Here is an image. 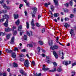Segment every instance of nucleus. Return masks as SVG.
Returning a JSON list of instances; mask_svg holds the SVG:
<instances>
[{"instance_id": "31", "label": "nucleus", "mask_w": 76, "mask_h": 76, "mask_svg": "<svg viewBox=\"0 0 76 76\" xmlns=\"http://www.w3.org/2000/svg\"><path fill=\"white\" fill-rule=\"evenodd\" d=\"M26 27L27 29H29V23L28 22H26Z\"/></svg>"}, {"instance_id": "25", "label": "nucleus", "mask_w": 76, "mask_h": 76, "mask_svg": "<svg viewBox=\"0 0 76 76\" xmlns=\"http://www.w3.org/2000/svg\"><path fill=\"white\" fill-rule=\"evenodd\" d=\"M5 34V33H4L2 32H0V36H1L2 37L3 36H4Z\"/></svg>"}, {"instance_id": "46", "label": "nucleus", "mask_w": 76, "mask_h": 76, "mask_svg": "<svg viewBox=\"0 0 76 76\" xmlns=\"http://www.w3.org/2000/svg\"><path fill=\"white\" fill-rule=\"evenodd\" d=\"M69 4L70 6H72V5H73V2H72V1H70Z\"/></svg>"}, {"instance_id": "45", "label": "nucleus", "mask_w": 76, "mask_h": 76, "mask_svg": "<svg viewBox=\"0 0 76 76\" xmlns=\"http://www.w3.org/2000/svg\"><path fill=\"white\" fill-rule=\"evenodd\" d=\"M74 17V15H73V14H71L70 15V18H73Z\"/></svg>"}, {"instance_id": "30", "label": "nucleus", "mask_w": 76, "mask_h": 76, "mask_svg": "<svg viewBox=\"0 0 76 76\" xmlns=\"http://www.w3.org/2000/svg\"><path fill=\"white\" fill-rule=\"evenodd\" d=\"M27 46L28 47H33V45L32 44H28L27 45Z\"/></svg>"}, {"instance_id": "3", "label": "nucleus", "mask_w": 76, "mask_h": 76, "mask_svg": "<svg viewBox=\"0 0 76 76\" xmlns=\"http://www.w3.org/2000/svg\"><path fill=\"white\" fill-rule=\"evenodd\" d=\"M29 62L28 60H26L24 63V66L26 67H29Z\"/></svg>"}, {"instance_id": "53", "label": "nucleus", "mask_w": 76, "mask_h": 76, "mask_svg": "<svg viewBox=\"0 0 76 76\" xmlns=\"http://www.w3.org/2000/svg\"><path fill=\"white\" fill-rule=\"evenodd\" d=\"M46 60H50V57L49 56H46Z\"/></svg>"}, {"instance_id": "63", "label": "nucleus", "mask_w": 76, "mask_h": 76, "mask_svg": "<svg viewBox=\"0 0 76 76\" xmlns=\"http://www.w3.org/2000/svg\"><path fill=\"white\" fill-rule=\"evenodd\" d=\"M6 2L8 4H9V3L10 2V1H9L8 0Z\"/></svg>"}, {"instance_id": "40", "label": "nucleus", "mask_w": 76, "mask_h": 76, "mask_svg": "<svg viewBox=\"0 0 76 76\" xmlns=\"http://www.w3.org/2000/svg\"><path fill=\"white\" fill-rule=\"evenodd\" d=\"M36 26H38V27H39L40 25L38 23H36Z\"/></svg>"}, {"instance_id": "61", "label": "nucleus", "mask_w": 76, "mask_h": 76, "mask_svg": "<svg viewBox=\"0 0 76 76\" xmlns=\"http://www.w3.org/2000/svg\"><path fill=\"white\" fill-rule=\"evenodd\" d=\"M65 21H66V20H69V18H65Z\"/></svg>"}, {"instance_id": "37", "label": "nucleus", "mask_w": 76, "mask_h": 76, "mask_svg": "<svg viewBox=\"0 0 76 76\" xmlns=\"http://www.w3.org/2000/svg\"><path fill=\"white\" fill-rule=\"evenodd\" d=\"M20 73H21L22 75V74H23V72H24V71H23V69H20Z\"/></svg>"}, {"instance_id": "58", "label": "nucleus", "mask_w": 76, "mask_h": 76, "mask_svg": "<svg viewBox=\"0 0 76 76\" xmlns=\"http://www.w3.org/2000/svg\"><path fill=\"white\" fill-rule=\"evenodd\" d=\"M75 72H72V75H75Z\"/></svg>"}, {"instance_id": "33", "label": "nucleus", "mask_w": 76, "mask_h": 76, "mask_svg": "<svg viewBox=\"0 0 76 76\" xmlns=\"http://www.w3.org/2000/svg\"><path fill=\"white\" fill-rule=\"evenodd\" d=\"M2 5L3 6L4 9H7V7L6 6V4H4Z\"/></svg>"}, {"instance_id": "55", "label": "nucleus", "mask_w": 76, "mask_h": 76, "mask_svg": "<svg viewBox=\"0 0 76 76\" xmlns=\"http://www.w3.org/2000/svg\"><path fill=\"white\" fill-rule=\"evenodd\" d=\"M68 11H69V10H68V9H66L65 10H64V12H65L66 13L67 12H68Z\"/></svg>"}, {"instance_id": "23", "label": "nucleus", "mask_w": 76, "mask_h": 76, "mask_svg": "<svg viewBox=\"0 0 76 76\" xmlns=\"http://www.w3.org/2000/svg\"><path fill=\"white\" fill-rule=\"evenodd\" d=\"M54 70H49V72H54L55 71H56L57 70L56 69V68H55L53 69Z\"/></svg>"}, {"instance_id": "24", "label": "nucleus", "mask_w": 76, "mask_h": 76, "mask_svg": "<svg viewBox=\"0 0 76 76\" xmlns=\"http://www.w3.org/2000/svg\"><path fill=\"white\" fill-rule=\"evenodd\" d=\"M13 66L14 67H18V64H17L14 63H13Z\"/></svg>"}, {"instance_id": "52", "label": "nucleus", "mask_w": 76, "mask_h": 76, "mask_svg": "<svg viewBox=\"0 0 76 76\" xmlns=\"http://www.w3.org/2000/svg\"><path fill=\"white\" fill-rule=\"evenodd\" d=\"M32 64H33V66H35V61H32Z\"/></svg>"}, {"instance_id": "20", "label": "nucleus", "mask_w": 76, "mask_h": 76, "mask_svg": "<svg viewBox=\"0 0 76 76\" xmlns=\"http://www.w3.org/2000/svg\"><path fill=\"white\" fill-rule=\"evenodd\" d=\"M48 43L49 45H50V46H51V45H52L53 44V40H50L48 42Z\"/></svg>"}, {"instance_id": "39", "label": "nucleus", "mask_w": 76, "mask_h": 76, "mask_svg": "<svg viewBox=\"0 0 76 76\" xmlns=\"http://www.w3.org/2000/svg\"><path fill=\"white\" fill-rule=\"evenodd\" d=\"M4 20V18H1L0 20V22H3Z\"/></svg>"}, {"instance_id": "9", "label": "nucleus", "mask_w": 76, "mask_h": 76, "mask_svg": "<svg viewBox=\"0 0 76 76\" xmlns=\"http://www.w3.org/2000/svg\"><path fill=\"white\" fill-rule=\"evenodd\" d=\"M33 13L35 14L36 13V12L37 11V8L36 7H34L33 8Z\"/></svg>"}, {"instance_id": "41", "label": "nucleus", "mask_w": 76, "mask_h": 76, "mask_svg": "<svg viewBox=\"0 0 76 76\" xmlns=\"http://www.w3.org/2000/svg\"><path fill=\"white\" fill-rule=\"evenodd\" d=\"M22 76H26L27 75V74L24 72L23 74H22Z\"/></svg>"}, {"instance_id": "5", "label": "nucleus", "mask_w": 76, "mask_h": 76, "mask_svg": "<svg viewBox=\"0 0 76 76\" xmlns=\"http://www.w3.org/2000/svg\"><path fill=\"white\" fill-rule=\"evenodd\" d=\"M69 33L71 34V36L72 37L73 35H74V29H71L69 31Z\"/></svg>"}, {"instance_id": "47", "label": "nucleus", "mask_w": 76, "mask_h": 76, "mask_svg": "<svg viewBox=\"0 0 76 76\" xmlns=\"http://www.w3.org/2000/svg\"><path fill=\"white\" fill-rule=\"evenodd\" d=\"M42 33H44V32H45V28H43L42 29Z\"/></svg>"}, {"instance_id": "35", "label": "nucleus", "mask_w": 76, "mask_h": 76, "mask_svg": "<svg viewBox=\"0 0 76 76\" xmlns=\"http://www.w3.org/2000/svg\"><path fill=\"white\" fill-rule=\"evenodd\" d=\"M50 69L48 68H45L44 69H43V70H44V71H46V70H48Z\"/></svg>"}, {"instance_id": "14", "label": "nucleus", "mask_w": 76, "mask_h": 76, "mask_svg": "<svg viewBox=\"0 0 76 76\" xmlns=\"http://www.w3.org/2000/svg\"><path fill=\"white\" fill-rule=\"evenodd\" d=\"M5 31L6 32H9L10 31H11V29H10V28H5Z\"/></svg>"}, {"instance_id": "50", "label": "nucleus", "mask_w": 76, "mask_h": 76, "mask_svg": "<svg viewBox=\"0 0 76 76\" xmlns=\"http://www.w3.org/2000/svg\"><path fill=\"white\" fill-rule=\"evenodd\" d=\"M65 6H66V7H68V6H69V3H66L65 4Z\"/></svg>"}, {"instance_id": "17", "label": "nucleus", "mask_w": 76, "mask_h": 76, "mask_svg": "<svg viewBox=\"0 0 76 76\" xmlns=\"http://www.w3.org/2000/svg\"><path fill=\"white\" fill-rule=\"evenodd\" d=\"M10 35H11V34H8L7 35L6 38L7 39H9V38H10Z\"/></svg>"}, {"instance_id": "59", "label": "nucleus", "mask_w": 76, "mask_h": 76, "mask_svg": "<svg viewBox=\"0 0 76 76\" xmlns=\"http://www.w3.org/2000/svg\"><path fill=\"white\" fill-rule=\"evenodd\" d=\"M26 3V5L27 6H28H28H29V2H27Z\"/></svg>"}, {"instance_id": "10", "label": "nucleus", "mask_w": 76, "mask_h": 76, "mask_svg": "<svg viewBox=\"0 0 76 76\" xmlns=\"http://www.w3.org/2000/svg\"><path fill=\"white\" fill-rule=\"evenodd\" d=\"M31 24L32 26H35V24H34V19H32V20L31 22Z\"/></svg>"}, {"instance_id": "62", "label": "nucleus", "mask_w": 76, "mask_h": 76, "mask_svg": "<svg viewBox=\"0 0 76 76\" xmlns=\"http://www.w3.org/2000/svg\"><path fill=\"white\" fill-rule=\"evenodd\" d=\"M41 17V15H39L38 16V19H39Z\"/></svg>"}, {"instance_id": "43", "label": "nucleus", "mask_w": 76, "mask_h": 76, "mask_svg": "<svg viewBox=\"0 0 76 76\" xmlns=\"http://www.w3.org/2000/svg\"><path fill=\"white\" fill-rule=\"evenodd\" d=\"M13 34L14 35H16L17 34V31H15L13 32Z\"/></svg>"}, {"instance_id": "1", "label": "nucleus", "mask_w": 76, "mask_h": 76, "mask_svg": "<svg viewBox=\"0 0 76 76\" xmlns=\"http://www.w3.org/2000/svg\"><path fill=\"white\" fill-rule=\"evenodd\" d=\"M26 33L27 35H28V36L30 37V36H32V31H26Z\"/></svg>"}, {"instance_id": "64", "label": "nucleus", "mask_w": 76, "mask_h": 76, "mask_svg": "<svg viewBox=\"0 0 76 76\" xmlns=\"http://www.w3.org/2000/svg\"><path fill=\"white\" fill-rule=\"evenodd\" d=\"M7 9H10V7H7Z\"/></svg>"}, {"instance_id": "7", "label": "nucleus", "mask_w": 76, "mask_h": 76, "mask_svg": "<svg viewBox=\"0 0 76 76\" xmlns=\"http://www.w3.org/2000/svg\"><path fill=\"white\" fill-rule=\"evenodd\" d=\"M3 18H4V19H9V15L7 14H4V15H3Z\"/></svg>"}, {"instance_id": "4", "label": "nucleus", "mask_w": 76, "mask_h": 76, "mask_svg": "<svg viewBox=\"0 0 76 76\" xmlns=\"http://www.w3.org/2000/svg\"><path fill=\"white\" fill-rule=\"evenodd\" d=\"M15 42V37L14 36L13 37L11 40V42H10V44H13Z\"/></svg>"}, {"instance_id": "19", "label": "nucleus", "mask_w": 76, "mask_h": 76, "mask_svg": "<svg viewBox=\"0 0 76 76\" xmlns=\"http://www.w3.org/2000/svg\"><path fill=\"white\" fill-rule=\"evenodd\" d=\"M34 76H41V73H39L38 74H37V73H36V75L35 74V73H34Z\"/></svg>"}, {"instance_id": "36", "label": "nucleus", "mask_w": 76, "mask_h": 76, "mask_svg": "<svg viewBox=\"0 0 76 76\" xmlns=\"http://www.w3.org/2000/svg\"><path fill=\"white\" fill-rule=\"evenodd\" d=\"M14 51H18V50H19V49H18V48L16 47L14 48Z\"/></svg>"}, {"instance_id": "21", "label": "nucleus", "mask_w": 76, "mask_h": 76, "mask_svg": "<svg viewBox=\"0 0 76 76\" xmlns=\"http://www.w3.org/2000/svg\"><path fill=\"white\" fill-rule=\"evenodd\" d=\"M54 16L55 18H57V17L59 16V14L58 13H55L54 15Z\"/></svg>"}, {"instance_id": "13", "label": "nucleus", "mask_w": 76, "mask_h": 76, "mask_svg": "<svg viewBox=\"0 0 76 76\" xmlns=\"http://www.w3.org/2000/svg\"><path fill=\"white\" fill-rule=\"evenodd\" d=\"M6 51L8 53H11L12 52V50H10L9 49H7L6 50Z\"/></svg>"}, {"instance_id": "2", "label": "nucleus", "mask_w": 76, "mask_h": 76, "mask_svg": "<svg viewBox=\"0 0 76 76\" xmlns=\"http://www.w3.org/2000/svg\"><path fill=\"white\" fill-rule=\"evenodd\" d=\"M58 46L56 45H55L53 47H50V49H52V50H54L55 49H58Z\"/></svg>"}, {"instance_id": "44", "label": "nucleus", "mask_w": 76, "mask_h": 76, "mask_svg": "<svg viewBox=\"0 0 76 76\" xmlns=\"http://www.w3.org/2000/svg\"><path fill=\"white\" fill-rule=\"evenodd\" d=\"M62 70L60 68H58L57 69L58 72H60Z\"/></svg>"}, {"instance_id": "42", "label": "nucleus", "mask_w": 76, "mask_h": 76, "mask_svg": "<svg viewBox=\"0 0 76 76\" xmlns=\"http://www.w3.org/2000/svg\"><path fill=\"white\" fill-rule=\"evenodd\" d=\"M0 3L1 5H3V4H4V1H0Z\"/></svg>"}, {"instance_id": "28", "label": "nucleus", "mask_w": 76, "mask_h": 76, "mask_svg": "<svg viewBox=\"0 0 76 76\" xmlns=\"http://www.w3.org/2000/svg\"><path fill=\"white\" fill-rule=\"evenodd\" d=\"M64 26V27H65V28H68V27L69 26V25H68V24H67V23H66Z\"/></svg>"}, {"instance_id": "8", "label": "nucleus", "mask_w": 76, "mask_h": 76, "mask_svg": "<svg viewBox=\"0 0 76 76\" xmlns=\"http://www.w3.org/2000/svg\"><path fill=\"white\" fill-rule=\"evenodd\" d=\"M4 25L6 27H7V26H8V19H7L5 23H4Z\"/></svg>"}, {"instance_id": "34", "label": "nucleus", "mask_w": 76, "mask_h": 76, "mask_svg": "<svg viewBox=\"0 0 76 76\" xmlns=\"http://www.w3.org/2000/svg\"><path fill=\"white\" fill-rule=\"evenodd\" d=\"M53 1L55 3V4L56 5H57L58 4V1L57 0H53Z\"/></svg>"}, {"instance_id": "29", "label": "nucleus", "mask_w": 76, "mask_h": 76, "mask_svg": "<svg viewBox=\"0 0 76 76\" xmlns=\"http://www.w3.org/2000/svg\"><path fill=\"white\" fill-rule=\"evenodd\" d=\"M15 23L17 25H18L19 24V20H18L16 21L15 22Z\"/></svg>"}, {"instance_id": "38", "label": "nucleus", "mask_w": 76, "mask_h": 76, "mask_svg": "<svg viewBox=\"0 0 76 76\" xmlns=\"http://www.w3.org/2000/svg\"><path fill=\"white\" fill-rule=\"evenodd\" d=\"M53 65L54 67H56L57 66V64L56 63V62H54L53 63Z\"/></svg>"}, {"instance_id": "6", "label": "nucleus", "mask_w": 76, "mask_h": 76, "mask_svg": "<svg viewBox=\"0 0 76 76\" xmlns=\"http://www.w3.org/2000/svg\"><path fill=\"white\" fill-rule=\"evenodd\" d=\"M53 53L55 58H58V55H57V53H56V52L55 51H53Z\"/></svg>"}, {"instance_id": "54", "label": "nucleus", "mask_w": 76, "mask_h": 76, "mask_svg": "<svg viewBox=\"0 0 76 76\" xmlns=\"http://www.w3.org/2000/svg\"><path fill=\"white\" fill-rule=\"evenodd\" d=\"M38 49L39 50L38 51V52L39 53V52H40V50H41V48H40V47H39L38 48Z\"/></svg>"}, {"instance_id": "32", "label": "nucleus", "mask_w": 76, "mask_h": 76, "mask_svg": "<svg viewBox=\"0 0 76 76\" xmlns=\"http://www.w3.org/2000/svg\"><path fill=\"white\" fill-rule=\"evenodd\" d=\"M50 9L52 10V11H53L54 10V7L53 5H51L50 6Z\"/></svg>"}, {"instance_id": "51", "label": "nucleus", "mask_w": 76, "mask_h": 76, "mask_svg": "<svg viewBox=\"0 0 76 76\" xmlns=\"http://www.w3.org/2000/svg\"><path fill=\"white\" fill-rule=\"evenodd\" d=\"M72 64V68L73 66H76V64H75V63Z\"/></svg>"}, {"instance_id": "15", "label": "nucleus", "mask_w": 76, "mask_h": 76, "mask_svg": "<svg viewBox=\"0 0 76 76\" xmlns=\"http://www.w3.org/2000/svg\"><path fill=\"white\" fill-rule=\"evenodd\" d=\"M63 64L66 66H67L69 64L67 61H64L63 62Z\"/></svg>"}, {"instance_id": "56", "label": "nucleus", "mask_w": 76, "mask_h": 76, "mask_svg": "<svg viewBox=\"0 0 76 76\" xmlns=\"http://www.w3.org/2000/svg\"><path fill=\"white\" fill-rule=\"evenodd\" d=\"M22 52H23L24 53L26 52V50L25 49H22L21 50Z\"/></svg>"}, {"instance_id": "49", "label": "nucleus", "mask_w": 76, "mask_h": 76, "mask_svg": "<svg viewBox=\"0 0 76 76\" xmlns=\"http://www.w3.org/2000/svg\"><path fill=\"white\" fill-rule=\"evenodd\" d=\"M24 58H21L20 59V60L21 61H24Z\"/></svg>"}, {"instance_id": "57", "label": "nucleus", "mask_w": 76, "mask_h": 76, "mask_svg": "<svg viewBox=\"0 0 76 76\" xmlns=\"http://www.w3.org/2000/svg\"><path fill=\"white\" fill-rule=\"evenodd\" d=\"M25 16H28V13L26 11H25L24 12Z\"/></svg>"}, {"instance_id": "16", "label": "nucleus", "mask_w": 76, "mask_h": 76, "mask_svg": "<svg viewBox=\"0 0 76 76\" xmlns=\"http://www.w3.org/2000/svg\"><path fill=\"white\" fill-rule=\"evenodd\" d=\"M14 17L15 19H17V18H18L19 17V15L18 14H14Z\"/></svg>"}, {"instance_id": "27", "label": "nucleus", "mask_w": 76, "mask_h": 76, "mask_svg": "<svg viewBox=\"0 0 76 76\" xmlns=\"http://www.w3.org/2000/svg\"><path fill=\"white\" fill-rule=\"evenodd\" d=\"M27 38L28 37H27V36L26 35H24V40H27Z\"/></svg>"}, {"instance_id": "11", "label": "nucleus", "mask_w": 76, "mask_h": 76, "mask_svg": "<svg viewBox=\"0 0 76 76\" xmlns=\"http://www.w3.org/2000/svg\"><path fill=\"white\" fill-rule=\"evenodd\" d=\"M59 54L60 56H64V53H63L62 51H59Z\"/></svg>"}, {"instance_id": "60", "label": "nucleus", "mask_w": 76, "mask_h": 76, "mask_svg": "<svg viewBox=\"0 0 76 76\" xmlns=\"http://www.w3.org/2000/svg\"><path fill=\"white\" fill-rule=\"evenodd\" d=\"M2 75L3 76H6V73H4Z\"/></svg>"}, {"instance_id": "12", "label": "nucleus", "mask_w": 76, "mask_h": 76, "mask_svg": "<svg viewBox=\"0 0 76 76\" xmlns=\"http://www.w3.org/2000/svg\"><path fill=\"white\" fill-rule=\"evenodd\" d=\"M12 57H13V58H15L16 57V54H15V53L14 52H13L12 53Z\"/></svg>"}, {"instance_id": "18", "label": "nucleus", "mask_w": 76, "mask_h": 76, "mask_svg": "<svg viewBox=\"0 0 76 76\" xmlns=\"http://www.w3.org/2000/svg\"><path fill=\"white\" fill-rule=\"evenodd\" d=\"M51 4L50 3L48 2V4H47V3H45V7H48V5H50Z\"/></svg>"}, {"instance_id": "26", "label": "nucleus", "mask_w": 76, "mask_h": 76, "mask_svg": "<svg viewBox=\"0 0 76 76\" xmlns=\"http://www.w3.org/2000/svg\"><path fill=\"white\" fill-rule=\"evenodd\" d=\"M38 43L39 44V45H42L43 44V42L42 41H39L38 42Z\"/></svg>"}, {"instance_id": "22", "label": "nucleus", "mask_w": 76, "mask_h": 76, "mask_svg": "<svg viewBox=\"0 0 76 76\" xmlns=\"http://www.w3.org/2000/svg\"><path fill=\"white\" fill-rule=\"evenodd\" d=\"M22 28V26H19L18 28V31H20Z\"/></svg>"}, {"instance_id": "48", "label": "nucleus", "mask_w": 76, "mask_h": 76, "mask_svg": "<svg viewBox=\"0 0 76 76\" xmlns=\"http://www.w3.org/2000/svg\"><path fill=\"white\" fill-rule=\"evenodd\" d=\"M56 41L57 42V43H58V44H59L60 45H62V44H61V43H60V42H59L58 40H57Z\"/></svg>"}]
</instances>
